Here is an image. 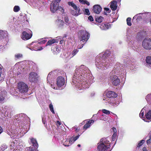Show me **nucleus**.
Instances as JSON below:
<instances>
[{"instance_id":"1","label":"nucleus","mask_w":151,"mask_h":151,"mask_svg":"<svg viewBox=\"0 0 151 151\" xmlns=\"http://www.w3.org/2000/svg\"><path fill=\"white\" fill-rule=\"evenodd\" d=\"M93 78L88 68L82 65L76 69L72 84L79 90H84L88 88L89 85L93 82Z\"/></svg>"},{"instance_id":"2","label":"nucleus","mask_w":151,"mask_h":151,"mask_svg":"<svg viewBox=\"0 0 151 151\" xmlns=\"http://www.w3.org/2000/svg\"><path fill=\"white\" fill-rule=\"evenodd\" d=\"M109 52L106 51L103 54H100L96 57L95 64L97 68L101 70H105L109 67L111 63L108 58Z\"/></svg>"},{"instance_id":"3","label":"nucleus","mask_w":151,"mask_h":151,"mask_svg":"<svg viewBox=\"0 0 151 151\" xmlns=\"http://www.w3.org/2000/svg\"><path fill=\"white\" fill-rule=\"evenodd\" d=\"M121 65L120 63H117L109 73V80L112 82V84L114 86H117L120 83V80L118 76L120 75V71L122 68L121 67Z\"/></svg>"},{"instance_id":"4","label":"nucleus","mask_w":151,"mask_h":151,"mask_svg":"<svg viewBox=\"0 0 151 151\" xmlns=\"http://www.w3.org/2000/svg\"><path fill=\"white\" fill-rule=\"evenodd\" d=\"M109 138H103L101 139L97 147L99 151H110V147L111 144L109 140Z\"/></svg>"},{"instance_id":"5","label":"nucleus","mask_w":151,"mask_h":151,"mask_svg":"<svg viewBox=\"0 0 151 151\" xmlns=\"http://www.w3.org/2000/svg\"><path fill=\"white\" fill-rule=\"evenodd\" d=\"M57 86L53 85H51V87L55 89H58L60 87H65L64 85L65 83V79L62 76L58 77L56 80Z\"/></svg>"},{"instance_id":"6","label":"nucleus","mask_w":151,"mask_h":151,"mask_svg":"<svg viewBox=\"0 0 151 151\" xmlns=\"http://www.w3.org/2000/svg\"><path fill=\"white\" fill-rule=\"evenodd\" d=\"M18 89L21 93L27 92L28 89L27 85L23 82H20L18 83Z\"/></svg>"},{"instance_id":"7","label":"nucleus","mask_w":151,"mask_h":151,"mask_svg":"<svg viewBox=\"0 0 151 151\" xmlns=\"http://www.w3.org/2000/svg\"><path fill=\"white\" fill-rule=\"evenodd\" d=\"M30 140V142L32 144V145L35 147L34 148L32 147H27L26 151H38L36 150V148L38 147V144L36 139L34 138H29Z\"/></svg>"},{"instance_id":"8","label":"nucleus","mask_w":151,"mask_h":151,"mask_svg":"<svg viewBox=\"0 0 151 151\" xmlns=\"http://www.w3.org/2000/svg\"><path fill=\"white\" fill-rule=\"evenodd\" d=\"M142 47L145 49H151V39L150 38H146L142 42Z\"/></svg>"},{"instance_id":"9","label":"nucleus","mask_w":151,"mask_h":151,"mask_svg":"<svg viewBox=\"0 0 151 151\" xmlns=\"http://www.w3.org/2000/svg\"><path fill=\"white\" fill-rule=\"evenodd\" d=\"M38 74L37 73L34 72H31L29 74V81L31 83H35L37 80Z\"/></svg>"},{"instance_id":"10","label":"nucleus","mask_w":151,"mask_h":151,"mask_svg":"<svg viewBox=\"0 0 151 151\" xmlns=\"http://www.w3.org/2000/svg\"><path fill=\"white\" fill-rule=\"evenodd\" d=\"M26 31L28 32H27L26 31H24L22 33L21 36L22 38L24 40H28L30 39L32 36V32L29 29H27Z\"/></svg>"},{"instance_id":"11","label":"nucleus","mask_w":151,"mask_h":151,"mask_svg":"<svg viewBox=\"0 0 151 151\" xmlns=\"http://www.w3.org/2000/svg\"><path fill=\"white\" fill-rule=\"evenodd\" d=\"M58 8V4L54 2H52L50 4V9L51 11L52 12H55Z\"/></svg>"},{"instance_id":"12","label":"nucleus","mask_w":151,"mask_h":151,"mask_svg":"<svg viewBox=\"0 0 151 151\" xmlns=\"http://www.w3.org/2000/svg\"><path fill=\"white\" fill-rule=\"evenodd\" d=\"M11 150H13L12 151H16L17 149V141L15 140L13 142H11L10 145Z\"/></svg>"},{"instance_id":"13","label":"nucleus","mask_w":151,"mask_h":151,"mask_svg":"<svg viewBox=\"0 0 151 151\" xmlns=\"http://www.w3.org/2000/svg\"><path fill=\"white\" fill-rule=\"evenodd\" d=\"M101 7L98 5H95L93 6V11L97 14H99L101 10Z\"/></svg>"},{"instance_id":"14","label":"nucleus","mask_w":151,"mask_h":151,"mask_svg":"<svg viewBox=\"0 0 151 151\" xmlns=\"http://www.w3.org/2000/svg\"><path fill=\"white\" fill-rule=\"evenodd\" d=\"M143 19V13H140L135 15L133 18V20L136 19L138 22Z\"/></svg>"},{"instance_id":"15","label":"nucleus","mask_w":151,"mask_h":151,"mask_svg":"<svg viewBox=\"0 0 151 151\" xmlns=\"http://www.w3.org/2000/svg\"><path fill=\"white\" fill-rule=\"evenodd\" d=\"M5 76V72L2 68L0 67V83L4 81Z\"/></svg>"},{"instance_id":"16","label":"nucleus","mask_w":151,"mask_h":151,"mask_svg":"<svg viewBox=\"0 0 151 151\" xmlns=\"http://www.w3.org/2000/svg\"><path fill=\"white\" fill-rule=\"evenodd\" d=\"M100 28L102 30H106L111 27V25L109 23L102 24L100 27Z\"/></svg>"},{"instance_id":"17","label":"nucleus","mask_w":151,"mask_h":151,"mask_svg":"<svg viewBox=\"0 0 151 151\" xmlns=\"http://www.w3.org/2000/svg\"><path fill=\"white\" fill-rule=\"evenodd\" d=\"M89 36L90 35L89 33L86 32L82 35L81 40V41H82L83 42H84L85 41H87L89 37Z\"/></svg>"},{"instance_id":"18","label":"nucleus","mask_w":151,"mask_h":151,"mask_svg":"<svg viewBox=\"0 0 151 151\" xmlns=\"http://www.w3.org/2000/svg\"><path fill=\"white\" fill-rule=\"evenodd\" d=\"M106 96L109 98L116 97L117 96V94L114 92L111 91H108L106 93Z\"/></svg>"},{"instance_id":"19","label":"nucleus","mask_w":151,"mask_h":151,"mask_svg":"<svg viewBox=\"0 0 151 151\" xmlns=\"http://www.w3.org/2000/svg\"><path fill=\"white\" fill-rule=\"evenodd\" d=\"M94 122V121L93 120H89L88 122L86 124L84 125L83 127V129H86L90 127L91 124L93 123Z\"/></svg>"},{"instance_id":"20","label":"nucleus","mask_w":151,"mask_h":151,"mask_svg":"<svg viewBox=\"0 0 151 151\" xmlns=\"http://www.w3.org/2000/svg\"><path fill=\"white\" fill-rule=\"evenodd\" d=\"M151 17V12H145L143 13V19L145 20Z\"/></svg>"},{"instance_id":"21","label":"nucleus","mask_w":151,"mask_h":151,"mask_svg":"<svg viewBox=\"0 0 151 151\" xmlns=\"http://www.w3.org/2000/svg\"><path fill=\"white\" fill-rule=\"evenodd\" d=\"M110 7L112 10H115L117 8V2L115 1H113L111 2Z\"/></svg>"},{"instance_id":"22","label":"nucleus","mask_w":151,"mask_h":151,"mask_svg":"<svg viewBox=\"0 0 151 151\" xmlns=\"http://www.w3.org/2000/svg\"><path fill=\"white\" fill-rule=\"evenodd\" d=\"M35 42H32L29 45H28L27 47L28 48H29L30 50H34L35 51H40L42 50L43 49L42 47H39V49H37L36 48H32V45H33V44Z\"/></svg>"},{"instance_id":"23","label":"nucleus","mask_w":151,"mask_h":151,"mask_svg":"<svg viewBox=\"0 0 151 151\" xmlns=\"http://www.w3.org/2000/svg\"><path fill=\"white\" fill-rule=\"evenodd\" d=\"M7 37V31L1 30L0 31V39L2 38H5Z\"/></svg>"},{"instance_id":"24","label":"nucleus","mask_w":151,"mask_h":151,"mask_svg":"<svg viewBox=\"0 0 151 151\" xmlns=\"http://www.w3.org/2000/svg\"><path fill=\"white\" fill-rule=\"evenodd\" d=\"M145 116L146 118V119L145 118V119H143L145 122H147V119H151V110H150L149 111L145 114Z\"/></svg>"},{"instance_id":"25","label":"nucleus","mask_w":151,"mask_h":151,"mask_svg":"<svg viewBox=\"0 0 151 151\" xmlns=\"http://www.w3.org/2000/svg\"><path fill=\"white\" fill-rule=\"evenodd\" d=\"M57 25L59 27H62L64 24L63 20L59 19H58L56 22Z\"/></svg>"},{"instance_id":"26","label":"nucleus","mask_w":151,"mask_h":151,"mask_svg":"<svg viewBox=\"0 0 151 151\" xmlns=\"http://www.w3.org/2000/svg\"><path fill=\"white\" fill-rule=\"evenodd\" d=\"M80 9H77L76 11V10L75 11L74 10H72L71 11V14L73 15L77 16L78 15L80 14L81 13H80Z\"/></svg>"},{"instance_id":"27","label":"nucleus","mask_w":151,"mask_h":151,"mask_svg":"<svg viewBox=\"0 0 151 151\" xmlns=\"http://www.w3.org/2000/svg\"><path fill=\"white\" fill-rule=\"evenodd\" d=\"M72 144V141L70 140L69 138L67 139L65 141H63V145L65 146H68Z\"/></svg>"},{"instance_id":"28","label":"nucleus","mask_w":151,"mask_h":151,"mask_svg":"<svg viewBox=\"0 0 151 151\" xmlns=\"http://www.w3.org/2000/svg\"><path fill=\"white\" fill-rule=\"evenodd\" d=\"M80 135L78 134L76 136H73L69 138L70 140L72 141V144L76 141L79 137Z\"/></svg>"},{"instance_id":"29","label":"nucleus","mask_w":151,"mask_h":151,"mask_svg":"<svg viewBox=\"0 0 151 151\" xmlns=\"http://www.w3.org/2000/svg\"><path fill=\"white\" fill-rule=\"evenodd\" d=\"M52 50H53L54 54H57L60 51V48L57 46L54 48Z\"/></svg>"},{"instance_id":"30","label":"nucleus","mask_w":151,"mask_h":151,"mask_svg":"<svg viewBox=\"0 0 151 151\" xmlns=\"http://www.w3.org/2000/svg\"><path fill=\"white\" fill-rule=\"evenodd\" d=\"M103 18L101 16L96 17V21L98 23L101 22L102 21Z\"/></svg>"},{"instance_id":"31","label":"nucleus","mask_w":151,"mask_h":151,"mask_svg":"<svg viewBox=\"0 0 151 151\" xmlns=\"http://www.w3.org/2000/svg\"><path fill=\"white\" fill-rule=\"evenodd\" d=\"M55 40L53 39L51 40H50L48 41L46 44V46L50 45H52V44L55 43Z\"/></svg>"},{"instance_id":"32","label":"nucleus","mask_w":151,"mask_h":151,"mask_svg":"<svg viewBox=\"0 0 151 151\" xmlns=\"http://www.w3.org/2000/svg\"><path fill=\"white\" fill-rule=\"evenodd\" d=\"M146 61L147 64H151V56H147Z\"/></svg>"},{"instance_id":"33","label":"nucleus","mask_w":151,"mask_h":151,"mask_svg":"<svg viewBox=\"0 0 151 151\" xmlns=\"http://www.w3.org/2000/svg\"><path fill=\"white\" fill-rule=\"evenodd\" d=\"M145 99L147 102H151V93L148 94L146 96Z\"/></svg>"},{"instance_id":"34","label":"nucleus","mask_w":151,"mask_h":151,"mask_svg":"<svg viewBox=\"0 0 151 151\" xmlns=\"http://www.w3.org/2000/svg\"><path fill=\"white\" fill-rule=\"evenodd\" d=\"M7 146L5 144L2 145L0 147V151H3L7 148Z\"/></svg>"},{"instance_id":"35","label":"nucleus","mask_w":151,"mask_h":151,"mask_svg":"<svg viewBox=\"0 0 151 151\" xmlns=\"http://www.w3.org/2000/svg\"><path fill=\"white\" fill-rule=\"evenodd\" d=\"M49 107L51 112L53 114H55V112L54 110L53 106L52 104H50L49 105Z\"/></svg>"},{"instance_id":"36","label":"nucleus","mask_w":151,"mask_h":151,"mask_svg":"<svg viewBox=\"0 0 151 151\" xmlns=\"http://www.w3.org/2000/svg\"><path fill=\"white\" fill-rule=\"evenodd\" d=\"M20 10V8L19 6H14L13 10L15 12H17Z\"/></svg>"},{"instance_id":"37","label":"nucleus","mask_w":151,"mask_h":151,"mask_svg":"<svg viewBox=\"0 0 151 151\" xmlns=\"http://www.w3.org/2000/svg\"><path fill=\"white\" fill-rule=\"evenodd\" d=\"M131 18L130 17L128 18L127 19V24L129 26H130L132 25V23L131 22Z\"/></svg>"},{"instance_id":"38","label":"nucleus","mask_w":151,"mask_h":151,"mask_svg":"<svg viewBox=\"0 0 151 151\" xmlns=\"http://www.w3.org/2000/svg\"><path fill=\"white\" fill-rule=\"evenodd\" d=\"M145 111V109L144 108H143L141 111V112L139 114V116L140 117L143 116H144V112Z\"/></svg>"},{"instance_id":"39","label":"nucleus","mask_w":151,"mask_h":151,"mask_svg":"<svg viewBox=\"0 0 151 151\" xmlns=\"http://www.w3.org/2000/svg\"><path fill=\"white\" fill-rule=\"evenodd\" d=\"M107 119L106 116L105 115H102V116L100 117V119L103 121H106Z\"/></svg>"},{"instance_id":"40","label":"nucleus","mask_w":151,"mask_h":151,"mask_svg":"<svg viewBox=\"0 0 151 151\" xmlns=\"http://www.w3.org/2000/svg\"><path fill=\"white\" fill-rule=\"evenodd\" d=\"M64 21L68 25L70 24V22H69V19L68 17L66 16L65 17Z\"/></svg>"},{"instance_id":"41","label":"nucleus","mask_w":151,"mask_h":151,"mask_svg":"<svg viewBox=\"0 0 151 151\" xmlns=\"http://www.w3.org/2000/svg\"><path fill=\"white\" fill-rule=\"evenodd\" d=\"M84 13L86 15H89L90 14L89 10L88 9H85Z\"/></svg>"},{"instance_id":"42","label":"nucleus","mask_w":151,"mask_h":151,"mask_svg":"<svg viewBox=\"0 0 151 151\" xmlns=\"http://www.w3.org/2000/svg\"><path fill=\"white\" fill-rule=\"evenodd\" d=\"M15 57L16 58H19L22 57V55L20 53L17 54L15 55Z\"/></svg>"},{"instance_id":"43","label":"nucleus","mask_w":151,"mask_h":151,"mask_svg":"<svg viewBox=\"0 0 151 151\" xmlns=\"http://www.w3.org/2000/svg\"><path fill=\"white\" fill-rule=\"evenodd\" d=\"M102 112L106 114H110V111H108L107 110L105 109H103L102 110Z\"/></svg>"},{"instance_id":"44","label":"nucleus","mask_w":151,"mask_h":151,"mask_svg":"<svg viewBox=\"0 0 151 151\" xmlns=\"http://www.w3.org/2000/svg\"><path fill=\"white\" fill-rule=\"evenodd\" d=\"M78 52V50L77 49L75 50L72 53V57L75 55Z\"/></svg>"},{"instance_id":"45","label":"nucleus","mask_w":151,"mask_h":151,"mask_svg":"<svg viewBox=\"0 0 151 151\" xmlns=\"http://www.w3.org/2000/svg\"><path fill=\"white\" fill-rule=\"evenodd\" d=\"M144 140H142L139 142L138 143L137 147H139L141 146L144 143Z\"/></svg>"},{"instance_id":"46","label":"nucleus","mask_w":151,"mask_h":151,"mask_svg":"<svg viewBox=\"0 0 151 151\" xmlns=\"http://www.w3.org/2000/svg\"><path fill=\"white\" fill-rule=\"evenodd\" d=\"M108 102L109 103H110L111 104V105H112L113 106H115L116 105H118V104H119V102H117L116 103L115 102V103H112L111 102L110 103L109 101H108Z\"/></svg>"},{"instance_id":"47","label":"nucleus","mask_w":151,"mask_h":151,"mask_svg":"<svg viewBox=\"0 0 151 151\" xmlns=\"http://www.w3.org/2000/svg\"><path fill=\"white\" fill-rule=\"evenodd\" d=\"M47 42V41L45 40H43L42 41H40L37 43V44H43L45 43L46 42Z\"/></svg>"},{"instance_id":"48","label":"nucleus","mask_w":151,"mask_h":151,"mask_svg":"<svg viewBox=\"0 0 151 151\" xmlns=\"http://www.w3.org/2000/svg\"><path fill=\"white\" fill-rule=\"evenodd\" d=\"M68 4L69 5L71 6L72 7H73V5L75 4L73 2L69 1L68 2Z\"/></svg>"},{"instance_id":"49","label":"nucleus","mask_w":151,"mask_h":151,"mask_svg":"<svg viewBox=\"0 0 151 151\" xmlns=\"http://www.w3.org/2000/svg\"><path fill=\"white\" fill-rule=\"evenodd\" d=\"M116 136V133H114L112 137L113 138L112 140L113 141H114L115 139V138Z\"/></svg>"},{"instance_id":"50","label":"nucleus","mask_w":151,"mask_h":151,"mask_svg":"<svg viewBox=\"0 0 151 151\" xmlns=\"http://www.w3.org/2000/svg\"><path fill=\"white\" fill-rule=\"evenodd\" d=\"M52 74V72H50L48 74L47 77V80L48 81V80L50 79L51 75Z\"/></svg>"},{"instance_id":"51","label":"nucleus","mask_w":151,"mask_h":151,"mask_svg":"<svg viewBox=\"0 0 151 151\" xmlns=\"http://www.w3.org/2000/svg\"><path fill=\"white\" fill-rule=\"evenodd\" d=\"M88 19L90 21H93V17L91 16H90L88 17Z\"/></svg>"},{"instance_id":"52","label":"nucleus","mask_w":151,"mask_h":151,"mask_svg":"<svg viewBox=\"0 0 151 151\" xmlns=\"http://www.w3.org/2000/svg\"><path fill=\"white\" fill-rule=\"evenodd\" d=\"M104 10L107 13H109L110 12V11L109 10V9L108 8H104Z\"/></svg>"},{"instance_id":"53","label":"nucleus","mask_w":151,"mask_h":151,"mask_svg":"<svg viewBox=\"0 0 151 151\" xmlns=\"http://www.w3.org/2000/svg\"><path fill=\"white\" fill-rule=\"evenodd\" d=\"M73 7L74 9H75V10H76V11L77 10V9H79V8H78L77 6L75 4L73 5Z\"/></svg>"},{"instance_id":"54","label":"nucleus","mask_w":151,"mask_h":151,"mask_svg":"<svg viewBox=\"0 0 151 151\" xmlns=\"http://www.w3.org/2000/svg\"><path fill=\"white\" fill-rule=\"evenodd\" d=\"M84 3L83 4H86L88 6H89L90 4L89 2L86 0H84Z\"/></svg>"},{"instance_id":"55","label":"nucleus","mask_w":151,"mask_h":151,"mask_svg":"<svg viewBox=\"0 0 151 151\" xmlns=\"http://www.w3.org/2000/svg\"><path fill=\"white\" fill-rule=\"evenodd\" d=\"M53 1L52 2H54L55 3H57L58 4V3H59L61 0H53Z\"/></svg>"},{"instance_id":"56","label":"nucleus","mask_w":151,"mask_h":151,"mask_svg":"<svg viewBox=\"0 0 151 151\" xmlns=\"http://www.w3.org/2000/svg\"><path fill=\"white\" fill-rule=\"evenodd\" d=\"M112 129L113 132H114V133H116V129L114 127H113L112 128Z\"/></svg>"},{"instance_id":"57","label":"nucleus","mask_w":151,"mask_h":151,"mask_svg":"<svg viewBox=\"0 0 151 151\" xmlns=\"http://www.w3.org/2000/svg\"><path fill=\"white\" fill-rule=\"evenodd\" d=\"M151 139H149L148 140H147V145L151 143Z\"/></svg>"},{"instance_id":"58","label":"nucleus","mask_w":151,"mask_h":151,"mask_svg":"<svg viewBox=\"0 0 151 151\" xmlns=\"http://www.w3.org/2000/svg\"><path fill=\"white\" fill-rule=\"evenodd\" d=\"M29 64H31V65H32L33 66L34 65H35V64L32 61L29 62Z\"/></svg>"},{"instance_id":"59","label":"nucleus","mask_w":151,"mask_h":151,"mask_svg":"<svg viewBox=\"0 0 151 151\" xmlns=\"http://www.w3.org/2000/svg\"><path fill=\"white\" fill-rule=\"evenodd\" d=\"M43 7L42 6L40 7L39 8V10L40 11H41L43 9Z\"/></svg>"},{"instance_id":"60","label":"nucleus","mask_w":151,"mask_h":151,"mask_svg":"<svg viewBox=\"0 0 151 151\" xmlns=\"http://www.w3.org/2000/svg\"><path fill=\"white\" fill-rule=\"evenodd\" d=\"M84 0H79V2L82 4H84Z\"/></svg>"},{"instance_id":"61","label":"nucleus","mask_w":151,"mask_h":151,"mask_svg":"<svg viewBox=\"0 0 151 151\" xmlns=\"http://www.w3.org/2000/svg\"><path fill=\"white\" fill-rule=\"evenodd\" d=\"M142 150L143 151H147V150L146 147H144L142 148Z\"/></svg>"},{"instance_id":"62","label":"nucleus","mask_w":151,"mask_h":151,"mask_svg":"<svg viewBox=\"0 0 151 151\" xmlns=\"http://www.w3.org/2000/svg\"><path fill=\"white\" fill-rule=\"evenodd\" d=\"M59 9L60 11H61V12H64V9L62 7H60L59 8Z\"/></svg>"},{"instance_id":"63","label":"nucleus","mask_w":151,"mask_h":151,"mask_svg":"<svg viewBox=\"0 0 151 151\" xmlns=\"http://www.w3.org/2000/svg\"><path fill=\"white\" fill-rule=\"evenodd\" d=\"M57 125H58H58L59 126L61 124L60 122L59 121H57Z\"/></svg>"},{"instance_id":"64","label":"nucleus","mask_w":151,"mask_h":151,"mask_svg":"<svg viewBox=\"0 0 151 151\" xmlns=\"http://www.w3.org/2000/svg\"><path fill=\"white\" fill-rule=\"evenodd\" d=\"M83 45H84L83 44H82V46H80L79 47V46H78V48H79V49H81V48H82L83 47Z\"/></svg>"}]
</instances>
